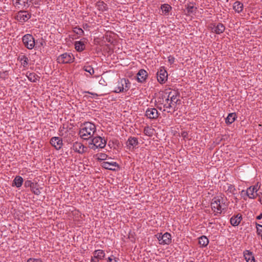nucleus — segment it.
Listing matches in <instances>:
<instances>
[{"mask_svg":"<svg viewBox=\"0 0 262 262\" xmlns=\"http://www.w3.org/2000/svg\"><path fill=\"white\" fill-rule=\"evenodd\" d=\"M175 58L173 56L170 55L168 57V60L170 64H172L174 62Z\"/></svg>","mask_w":262,"mask_h":262,"instance_id":"nucleus-41","label":"nucleus"},{"mask_svg":"<svg viewBox=\"0 0 262 262\" xmlns=\"http://www.w3.org/2000/svg\"><path fill=\"white\" fill-rule=\"evenodd\" d=\"M96 6L99 11H105L108 9L107 4L101 1H99L96 3Z\"/></svg>","mask_w":262,"mask_h":262,"instance_id":"nucleus-20","label":"nucleus"},{"mask_svg":"<svg viewBox=\"0 0 262 262\" xmlns=\"http://www.w3.org/2000/svg\"><path fill=\"white\" fill-rule=\"evenodd\" d=\"M99 259H98L95 258L94 256L92 258L91 262H99Z\"/></svg>","mask_w":262,"mask_h":262,"instance_id":"nucleus-48","label":"nucleus"},{"mask_svg":"<svg viewBox=\"0 0 262 262\" xmlns=\"http://www.w3.org/2000/svg\"><path fill=\"white\" fill-rule=\"evenodd\" d=\"M94 146L96 148H104L106 144V141L100 136H96L93 138L92 141Z\"/></svg>","mask_w":262,"mask_h":262,"instance_id":"nucleus-5","label":"nucleus"},{"mask_svg":"<svg viewBox=\"0 0 262 262\" xmlns=\"http://www.w3.org/2000/svg\"><path fill=\"white\" fill-rule=\"evenodd\" d=\"M229 189H230V192H233L235 189L234 186L230 185V186L229 187Z\"/></svg>","mask_w":262,"mask_h":262,"instance_id":"nucleus-46","label":"nucleus"},{"mask_svg":"<svg viewBox=\"0 0 262 262\" xmlns=\"http://www.w3.org/2000/svg\"><path fill=\"white\" fill-rule=\"evenodd\" d=\"M44 42H45V41H42L40 42V45H41V46H43V43Z\"/></svg>","mask_w":262,"mask_h":262,"instance_id":"nucleus-53","label":"nucleus"},{"mask_svg":"<svg viewBox=\"0 0 262 262\" xmlns=\"http://www.w3.org/2000/svg\"><path fill=\"white\" fill-rule=\"evenodd\" d=\"M168 105H167L166 104H164V107H166L167 108H170L172 107V105H174V103H173L171 101H170L169 103H168Z\"/></svg>","mask_w":262,"mask_h":262,"instance_id":"nucleus-44","label":"nucleus"},{"mask_svg":"<svg viewBox=\"0 0 262 262\" xmlns=\"http://www.w3.org/2000/svg\"><path fill=\"white\" fill-rule=\"evenodd\" d=\"M34 186L31 187L32 192L36 195H39L40 193V190L38 188V185L37 183H34Z\"/></svg>","mask_w":262,"mask_h":262,"instance_id":"nucleus-29","label":"nucleus"},{"mask_svg":"<svg viewBox=\"0 0 262 262\" xmlns=\"http://www.w3.org/2000/svg\"><path fill=\"white\" fill-rule=\"evenodd\" d=\"M23 183V179L20 176H16L13 180L12 186H15L16 187H20Z\"/></svg>","mask_w":262,"mask_h":262,"instance_id":"nucleus-21","label":"nucleus"},{"mask_svg":"<svg viewBox=\"0 0 262 262\" xmlns=\"http://www.w3.org/2000/svg\"><path fill=\"white\" fill-rule=\"evenodd\" d=\"M225 29V26L221 23H218L216 26H214L212 28L213 31L216 34H220L223 33Z\"/></svg>","mask_w":262,"mask_h":262,"instance_id":"nucleus-18","label":"nucleus"},{"mask_svg":"<svg viewBox=\"0 0 262 262\" xmlns=\"http://www.w3.org/2000/svg\"><path fill=\"white\" fill-rule=\"evenodd\" d=\"M72 149L75 152L79 154H83L85 152L87 147L84 146L82 143L79 142H75L73 144Z\"/></svg>","mask_w":262,"mask_h":262,"instance_id":"nucleus-10","label":"nucleus"},{"mask_svg":"<svg viewBox=\"0 0 262 262\" xmlns=\"http://www.w3.org/2000/svg\"><path fill=\"white\" fill-rule=\"evenodd\" d=\"M24 46L28 49H32L35 46V40L31 34H26L22 38Z\"/></svg>","mask_w":262,"mask_h":262,"instance_id":"nucleus-3","label":"nucleus"},{"mask_svg":"<svg viewBox=\"0 0 262 262\" xmlns=\"http://www.w3.org/2000/svg\"><path fill=\"white\" fill-rule=\"evenodd\" d=\"M163 235V234H162L161 233H159L157 235V238H158V239L159 241V243H160V242L161 241V240L162 239Z\"/></svg>","mask_w":262,"mask_h":262,"instance_id":"nucleus-45","label":"nucleus"},{"mask_svg":"<svg viewBox=\"0 0 262 262\" xmlns=\"http://www.w3.org/2000/svg\"><path fill=\"white\" fill-rule=\"evenodd\" d=\"M262 219V213H260L259 215L256 216L257 220H261Z\"/></svg>","mask_w":262,"mask_h":262,"instance_id":"nucleus-49","label":"nucleus"},{"mask_svg":"<svg viewBox=\"0 0 262 262\" xmlns=\"http://www.w3.org/2000/svg\"><path fill=\"white\" fill-rule=\"evenodd\" d=\"M244 256L247 262H255L254 257L251 252L246 250L244 252Z\"/></svg>","mask_w":262,"mask_h":262,"instance_id":"nucleus-19","label":"nucleus"},{"mask_svg":"<svg viewBox=\"0 0 262 262\" xmlns=\"http://www.w3.org/2000/svg\"><path fill=\"white\" fill-rule=\"evenodd\" d=\"M235 113H230L226 118V123L228 124H231L235 120Z\"/></svg>","mask_w":262,"mask_h":262,"instance_id":"nucleus-25","label":"nucleus"},{"mask_svg":"<svg viewBox=\"0 0 262 262\" xmlns=\"http://www.w3.org/2000/svg\"><path fill=\"white\" fill-rule=\"evenodd\" d=\"M138 144V138L134 137H130L126 142L127 148L130 150H134Z\"/></svg>","mask_w":262,"mask_h":262,"instance_id":"nucleus-7","label":"nucleus"},{"mask_svg":"<svg viewBox=\"0 0 262 262\" xmlns=\"http://www.w3.org/2000/svg\"><path fill=\"white\" fill-rule=\"evenodd\" d=\"M27 77L28 79L33 82H35L38 76L35 73H27Z\"/></svg>","mask_w":262,"mask_h":262,"instance_id":"nucleus-26","label":"nucleus"},{"mask_svg":"<svg viewBox=\"0 0 262 262\" xmlns=\"http://www.w3.org/2000/svg\"><path fill=\"white\" fill-rule=\"evenodd\" d=\"M21 64L24 67H26L28 64L29 59L25 55H21L18 57Z\"/></svg>","mask_w":262,"mask_h":262,"instance_id":"nucleus-27","label":"nucleus"},{"mask_svg":"<svg viewBox=\"0 0 262 262\" xmlns=\"http://www.w3.org/2000/svg\"><path fill=\"white\" fill-rule=\"evenodd\" d=\"M171 242V234L168 232H165L163 235L160 244H166L169 245Z\"/></svg>","mask_w":262,"mask_h":262,"instance_id":"nucleus-17","label":"nucleus"},{"mask_svg":"<svg viewBox=\"0 0 262 262\" xmlns=\"http://www.w3.org/2000/svg\"><path fill=\"white\" fill-rule=\"evenodd\" d=\"M233 9L237 12L239 13L242 11L243 9V4L239 2H235L233 4Z\"/></svg>","mask_w":262,"mask_h":262,"instance_id":"nucleus-24","label":"nucleus"},{"mask_svg":"<svg viewBox=\"0 0 262 262\" xmlns=\"http://www.w3.org/2000/svg\"><path fill=\"white\" fill-rule=\"evenodd\" d=\"M147 76L148 74L147 72L143 69H141L137 74V80L139 82H144L147 79Z\"/></svg>","mask_w":262,"mask_h":262,"instance_id":"nucleus-12","label":"nucleus"},{"mask_svg":"<svg viewBox=\"0 0 262 262\" xmlns=\"http://www.w3.org/2000/svg\"><path fill=\"white\" fill-rule=\"evenodd\" d=\"M102 166L103 168L111 170H115L116 168L119 167L118 164L115 162H103L102 163Z\"/></svg>","mask_w":262,"mask_h":262,"instance_id":"nucleus-15","label":"nucleus"},{"mask_svg":"<svg viewBox=\"0 0 262 262\" xmlns=\"http://www.w3.org/2000/svg\"><path fill=\"white\" fill-rule=\"evenodd\" d=\"M211 206L212 209L215 212L216 210L217 212L218 211H221V199L217 198H214L212 199V202L211 203Z\"/></svg>","mask_w":262,"mask_h":262,"instance_id":"nucleus-14","label":"nucleus"},{"mask_svg":"<svg viewBox=\"0 0 262 262\" xmlns=\"http://www.w3.org/2000/svg\"><path fill=\"white\" fill-rule=\"evenodd\" d=\"M171 94V92H170L168 96L167 97H166V96L165 95H162V99L163 100L165 98V102L168 103V101H169V97L170 96Z\"/></svg>","mask_w":262,"mask_h":262,"instance_id":"nucleus-43","label":"nucleus"},{"mask_svg":"<svg viewBox=\"0 0 262 262\" xmlns=\"http://www.w3.org/2000/svg\"><path fill=\"white\" fill-rule=\"evenodd\" d=\"M209 243V240L206 236L203 235L199 238V244L201 247H206Z\"/></svg>","mask_w":262,"mask_h":262,"instance_id":"nucleus-22","label":"nucleus"},{"mask_svg":"<svg viewBox=\"0 0 262 262\" xmlns=\"http://www.w3.org/2000/svg\"><path fill=\"white\" fill-rule=\"evenodd\" d=\"M95 131L96 126L94 124L86 122L80 129L79 134L84 140H88L92 137Z\"/></svg>","mask_w":262,"mask_h":262,"instance_id":"nucleus-1","label":"nucleus"},{"mask_svg":"<svg viewBox=\"0 0 262 262\" xmlns=\"http://www.w3.org/2000/svg\"><path fill=\"white\" fill-rule=\"evenodd\" d=\"M188 135V133L186 132H183V133H182V136L183 137V138H186Z\"/></svg>","mask_w":262,"mask_h":262,"instance_id":"nucleus-47","label":"nucleus"},{"mask_svg":"<svg viewBox=\"0 0 262 262\" xmlns=\"http://www.w3.org/2000/svg\"><path fill=\"white\" fill-rule=\"evenodd\" d=\"M13 4L15 7L23 9L28 7L32 0H12Z\"/></svg>","mask_w":262,"mask_h":262,"instance_id":"nucleus-6","label":"nucleus"},{"mask_svg":"<svg viewBox=\"0 0 262 262\" xmlns=\"http://www.w3.org/2000/svg\"><path fill=\"white\" fill-rule=\"evenodd\" d=\"M158 99H160V100H159L158 102H160V103H161V104H163V102H164V99L163 100V99H162V98H160V97Z\"/></svg>","mask_w":262,"mask_h":262,"instance_id":"nucleus-50","label":"nucleus"},{"mask_svg":"<svg viewBox=\"0 0 262 262\" xmlns=\"http://www.w3.org/2000/svg\"><path fill=\"white\" fill-rule=\"evenodd\" d=\"M31 17V15L29 14L27 11H19L16 16H15V18L19 21L21 22H25L27 21Z\"/></svg>","mask_w":262,"mask_h":262,"instance_id":"nucleus-8","label":"nucleus"},{"mask_svg":"<svg viewBox=\"0 0 262 262\" xmlns=\"http://www.w3.org/2000/svg\"><path fill=\"white\" fill-rule=\"evenodd\" d=\"M84 43L81 41H76L75 42V48L78 51H82L84 50Z\"/></svg>","mask_w":262,"mask_h":262,"instance_id":"nucleus-28","label":"nucleus"},{"mask_svg":"<svg viewBox=\"0 0 262 262\" xmlns=\"http://www.w3.org/2000/svg\"><path fill=\"white\" fill-rule=\"evenodd\" d=\"M242 220V215L238 214L236 215H233L230 219L231 224L233 226H236L239 225Z\"/></svg>","mask_w":262,"mask_h":262,"instance_id":"nucleus-16","label":"nucleus"},{"mask_svg":"<svg viewBox=\"0 0 262 262\" xmlns=\"http://www.w3.org/2000/svg\"><path fill=\"white\" fill-rule=\"evenodd\" d=\"M170 97V101H171L173 103L177 104L179 100L177 99V96L172 95Z\"/></svg>","mask_w":262,"mask_h":262,"instance_id":"nucleus-38","label":"nucleus"},{"mask_svg":"<svg viewBox=\"0 0 262 262\" xmlns=\"http://www.w3.org/2000/svg\"><path fill=\"white\" fill-rule=\"evenodd\" d=\"M107 156L105 154L101 153L98 155V159L100 160H104L106 159Z\"/></svg>","mask_w":262,"mask_h":262,"instance_id":"nucleus-39","label":"nucleus"},{"mask_svg":"<svg viewBox=\"0 0 262 262\" xmlns=\"http://www.w3.org/2000/svg\"><path fill=\"white\" fill-rule=\"evenodd\" d=\"M161 9L163 12H164V13L166 14L168 13L170 10L171 9V7L168 4H164L161 5Z\"/></svg>","mask_w":262,"mask_h":262,"instance_id":"nucleus-30","label":"nucleus"},{"mask_svg":"<svg viewBox=\"0 0 262 262\" xmlns=\"http://www.w3.org/2000/svg\"><path fill=\"white\" fill-rule=\"evenodd\" d=\"M196 9V8H194V7L193 5H189L187 7V12L188 13H192L194 12Z\"/></svg>","mask_w":262,"mask_h":262,"instance_id":"nucleus-34","label":"nucleus"},{"mask_svg":"<svg viewBox=\"0 0 262 262\" xmlns=\"http://www.w3.org/2000/svg\"><path fill=\"white\" fill-rule=\"evenodd\" d=\"M130 87V82L128 79L122 78L117 83V86L113 92L118 93L127 91Z\"/></svg>","mask_w":262,"mask_h":262,"instance_id":"nucleus-2","label":"nucleus"},{"mask_svg":"<svg viewBox=\"0 0 262 262\" xmlns=\"http://www.w3.org/2000/svg\"><path fill=\"white\" fill-rule=\"evenodd\" d=\"M152 130L149 127H146L144 128V132L146 135L151 136L152 134Z\"/></svg>","mask_w":262,"mask_h":262,"instance_id":"nucleus-36","label":"nucleus"},{"mask_svg":"<svg viewBox=\"0 0 262 262\" xmlns=\"http://www.w3.org/2000/svg\"><path fill=\"white\" fill-rule=\"evenodd\" d=\"M50 143L56 149L59 150L62 145V140L59 137H54L51 138Z\"/></svg>","mask_w":262,"mask_h":262,"instance_id":"nucleus-11","label":"nucleus"},{"mask_svg":"<svg viewBox=\"0 0 262 262\" xmlns=\"http://www.w3.org/2000/svg\"><path fill=\"white\" fill-rule=\"evenodd\" d=\"M73 32L75 33L80 35H81L84 33V31H83V30L81 28H80L77 27H76L73 28Z\"/></svg>","mask_w":262,"mask_h":262,"instance_id":"nucleus-33","label":"nucleus"},{"mask_svg":"<svg viewBox=\"0 0 262 262\" xmlns=\"http://www.w3.org/2000/svg\"><path fill=\"white\" fill-rule=\"evenodd\" d=\"M252 188H254V192H256L257 191V189L256 188V186L252 187Z\"/></svg>","mask_w":262,"mask_h":262,"instance_id":"nucleus-51","label":"nucleus"},{"mask_svg":"<svg viewBox=\"0 0 262 262\" xmlns=\"http://www.w3.org/2000/svg\"><path fill=\"white\" fill-rule=\"evenodd\" d=\"M157 80L160 83H164L167 79V73L164 69H161L157 73Z\"/></svg>","mask_w":262,"mask_h":262,"instance_id":"nucleus-9","label":"nucleus"},{"mask_svg":"<svg viewBox=\"0 0 262 262\" xmlns=\"http://www.w3.org/2000/svg\"><path fill=\"white\" fill-rule=\"evenodd\" d=\"M105 253L102 250H95L94 252V256L95 258L102 259L104 257Z\"/></svg>","mask_w":262,"mask_h":262,"instance_id":"nucleus-23","label":"nucleus"},{"mask_svg":"<svg viewBox=\"0 0 262 262\" xmlns=\"http://www.w3.org/2000/svg\"><path fill=\"white\" fill-rule=\"evenodd\" d=\"M83 70L90 73V75H93L94 73V69L90 66H85L83 67Z\"/></svg>","mask_w":262,"mask_h":262,"instance_id":"nucleus-32","label":"nucleus"},{"mask_svg":"<svg viewBox=\"0 0 262 262\" xmlns=\"http://www.w3.org/2000/svg\"><path fill=\"white\" fill-rule=\"evenodd\" d=\"M34 183L32 182L30 180H27L26 181H25V183H24V186L26 187H31L32 186H34Z\"/></svg>","mask_w":262,"mask_h":262,"instance_id":"nucleus-37","label":"nucleus"},{"mask_svg":"<svg viewBox=\"0 0 262 262\" xmlns=\"http://www.w3.org/2000/svg\"><path fill=\"white\" fill-rule=\"evenodd\" d=\"M74 57L73 55L64 53L60 55L57 59L59 63H69L74 61Z\"/></svg>","mask_w":262,"mask_h":262,"instance_id":"nucleus-4","label":"nucleus"},{"mask_svg":"<svg viewBox=\"0 0 262 262\" xmlns=\"http://www.w3.org/2000/svg\"><path fill=\"white\" fill-rule=\"evenodd\" d=\"M158 108L159 110H161V109H162L161 107H160V106H158Z\"/></svg>","mask_w":262,"mask_h":262,"instance_id":"nucleus-54","label":"nucleus"},{"mask_svg":"<svg viewBox=\"0 0 262 262\" xmlns=\"http://www.w3.org/2000/svg\"><path fill=\"white\" fill-rule=\"evenodd\" d=\"M256 232L257 235H260L262 234V225L256 223Z\"/></svg>","mask_w":262,"mask_h":262,"instance_id":"nucleus-35","label":"nucleus"},{"mask_svg":"<svg viewBox=\"0 0 262 262\" xmlns=\"http://www.w3.org/2000/svg\"><path fill=\"white\" fill-rule=\"evenodd\" d=\"M27 262H42V260L40 259H34L30 258L28 259Z\"/></svg>","mask_w":262,"mask_h":262,"instance_id":"nucleus-42","label":"nucleus"},{"mask_svg":"<svg viewBox=\"0 0 262 262\" xmlns=\"http://www.w3.org/2000/svg\"><path fill=\"white\" fill-rule=\"evenodd\" d=\"M118 260V258L112 256L107 258V262H117Z\"/></svg>","mask_w":262,"mask_h":262,"instance_id":"nucleus-40","label":"nucleus"},{"mask_svg":"<svg viewBox=\"0 0 262 262\" xmlns=\"http://www.w3.org/2000/svg\"><path fill=\"white\" fill-rule=\"evenodd\" d=\"M87 93H89V94H92L93 95L98 96V95L97 94L92 93H91V92H88Z\"/></svg>","mask_w":262,"mask_h":262,"instance_id":"nucleus-52","label":"nucleus"},{"mask_svg":"<svg viewBox=\"0 0 262 262\" xmlns=\"http://www.w3.org/2000/svg\"><path fill=\"white\" fill-rule=\"evenodd\" d=\"M145 114L147 117L151 119H155L158 117V112L155 108H148Z\"/></svg>","mask_w":262,"mask_h":262,"instance_id":"nucleus-13","label":"nucleus"},{"mask_svg":"<svg viewBox=\"0 0 262 262\" xmlns=\"http://www.w3.org/2000/svg\"><path fill=\"white\" fill-rule=\"evenodd\" d=\"M246 193L249 198L254 199L255 198L254 188H252V186L247 189Z\"/></svg>","mask_w":262,"mask_h":262,"instance_id":"nucleus-31","label":"nucleus"}]
</instances>
